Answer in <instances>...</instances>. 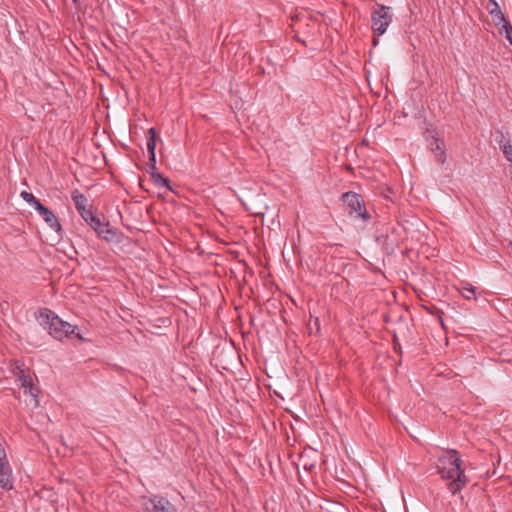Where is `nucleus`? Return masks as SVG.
<instances>
[{"label":"nucleus","instance_id":"393cba45","mask_svg":"<svg viewBox=\"0 0 512 512\" xmlns=\"http://www.w3.org/2000/svg\"><path fill=\"white\" fill-rule=\"evenodd\" d=\"M297 40H298V41H301L303 44H306V43H305V40H301V39H299L298 37H297Z\"/></svg>","mask_w":512,"mask_h":512},{"label":"nucleus","instance_id":"a211bd4d","mask_svg":"<svg viewBox=\"0 0 512 512\" xmlns=\"http://www.w3.org/2000/svg\"><path fill=\"white\" fill-rule=\"evenodd\" d=\"M26 395L31 396V398H32V400L34 402V406L37 407L39 405V400H38L39 389H38L37 386H35L34 384L29 386L27 388V394Z\"/></svg>","mask_w":512,"mask_h":512},{"label":"nucleus","instance_id":"cd10ccee","mask_svg":"<svg viewBox=\"0 0 512 512\" xmlns=\"http://www.w3.org/2000/svg\"><path fill=\"white\" fill-rule=\"evenodd\" d=\"M510 164H511L510 166H511V176H512V162H510Z\"/></svg>","mask_w":512,"mask_h":512},{"label":"nucleus","instance_id":"423d86ee","mask_svg":"<svg viewBox=\"0 0 512 512\" xmlns=\"http://www.w3.org/2000/svg\"><path fill=\"white\" fill-rule=\"evenodd\" d=\"M71 198L75 204L78 213L86 223H88V221H91L92 223H94V225H99L98 217L93 214L91 209L92 206L89 204V200L84 194H82L79 190L76 189L72 191Z\"/></svg>","mask_w":512,"mask_h":512},{"label":"nucleus","instance_id":"f3484780","mask_svg":"<svg viewBox=\"0 0 512 512\" xmlns=\"http://www.w3.org/2000/svg\"><path fill=\"white\" fill-rule=\"evenodd\" d=\"M461 294L465 299H474L475 298V287H473L471 284H465L462 287Z\"/></svg>","mask_w":512,"mask_h":512},{"label":"nucleus","instance_id":"bb28decb","mask_svg":"<svg viewBox=\"0 0 512 512\" xmlns=\"http://www.w3.org/2000/svg\"><path fill=\"white\" fill-rule=\"evenodd\" d=\"M74 4H77L78 0H72Z\"/></svg>","mask_w":512,"mask_h":512},{"label":"nucleus","instance_id":"ddd939ff","mask_svg":"<svg viewBox=\"0 0 512 512\" xmlns=\"http://www.w3.org/2000/svg\"><path fill=\"white\" fill-rule=\"evenodd\" d=\"M148 135H149V138L147 140V150H148L149 155L152 156V158L154 159L155 149H156V137H157L155 128L148 129Z\"/></svg>","mask_w":512,"mask_h":512},{"label":"nucleus","instance_id":"b1692460","mask_svg":"<svg viewBox=\"0 0 512 512\" xmlns=\"http://www.w3.org/2000/svg\"><path fill=\"white\" fill-rule=\"evenodd\" d=\"M373 44H374V45H377V44H378V38H374V39H373Z\"/></svg>","mask_w":512,"mask_h":512},{"label":"nucleus","instance_id":"9d476101","mask_svg":"<svg viewBox=\"0 0 512 512\" xmlns=\"http://www.w3.org/2000/svg\"><path fill=\"white\" fill-rule=\"evenodd\" d=\"M429 147L434 152L437 161L441 164H444L446 161L444 142L439 138L435 137L434 135H432L431 141H429Z\"/></svg>","mask_w":512,"mask_h":512},{"label":"nucleus","instance_id":"f03ea898","mask_svg":"<svg viewBox=\"0 0 512 512\" xmlns=\"http://www.w3.org/2000/svg\"><path fill=\"white\" fill-rule=\"evenodd\" d=\"M35 317L39 321V324L47 330L53 338L59 341H62L75 333V326L63 321L48 308L39 309L35 313Z\"/></svg>","mask_w":512,"mask_h":512},{"label":"nucleus","instance_id":"f257e3e1","mask_svg":"<svg viewBox=\"0 0 512 512\" xmlns=\"http://www.w3.org/2000/svg\"><path fill=\"white\" fill-rule=\"evenodd\" d=\"M437 472L447 481V488L453 494L459 493L468 483L463 461L456 449H444L437 459Z\"/></svg>","mask_w":512,"mask_h":512},{"label":"nucleus","instance_id":"4be33fe9","mask_svg":"<svg viewBox=\"0 0 512 512\" xmlns=\"http://www.w3.org/2000/svg\"><path fill=\"white\" fill-rule=\"evenodd\" d=\"M24 365L19 361L15 362V367L13 368V374L18 379L21 374H25Z\"/></svg>","mask_w":512,"mask_h":512},{"label":"nucleus","instance_id":"20e7f679","mask_svg":"<svg viewBox=\"0 0 512 512\" xmlns=\"http://www.w3.org/2000/svg\"><path fill=\"white\" fill-rule=\"evenodd\" d=\"M342 200L347 205L350 216L361 218L364 222L370 220L371 216L366 210L364 200L360 194L349 191L342 194Z\"/></svg>","mask_w":512,"mask_h":512},{"label":"nucleus","instance_id":"f8f14e48","mask_svg":"<svg viewBox=\"0 0 512 512\" xmlns=\"http://www.w3.org/2000/svg\"><path fill=\"white\" fill-rule=\"evenodd\" d=\"M150 177H151V180L153 181V183L157 187H165V188L169 189L170 191H173L172 187L170 185L169 178L165 177L163 174L159 173L158 171L152 172Z\"/></svg>","mask_w":512,"mask_h":512},{"label":"nucleus","instance_id":"5701e85b","mask_svg":"<svg viewBox=\"0 0 512 512\" xmlns=\"http://www.w3.org/2000/svg\"><path fill=\"white\" fill-rule=\"evenodd\" d=\"M5 461H8L6 452L2 444L0 443V464H4Z\"/></svg>","mask_w":512,"mask_h":512},{"label":"nucleus","instance_id":"7ed1b4c3","mask_svg":"<svg viewBox=\"0 0 512 512\" xmlns=\"http://www.w3.org/2000/svg\"><path fill=\"white\" fill-rule=\"evenodd\" d=\"M391 8L383 4H375L371 13L372 30L374 34L383 35L392 22Z\"/></svg>","mask_w":512,"mask_h":512},{"label":"nucleus","instance_id":"39448f33","mask_svg":"<svg viewBox=\"0 0 512 512\" xmlns=\"http://www.w3.org/2000/svg\"><path fill=\"white\" fill-rule=\"evenodd\" d=\"M140 504L144 512H177L167 498L157 494L141 496Z\"/></svg>","mask_w":512,"mask_h":512},{"label":"nucleus","instance_id":"aec40b11","mask_svg":"<svg viewBox=\"0 0 512 512\" xmlns=\"http://www.w3.org/2000/svg\"><path fill=\"white\" fill-rule=\"evenodd\" d=\"M502 153L504 154L506 160L508 162H512V144L506 143V145H501Z\"/></svg>","mask_w":512,"mask_h":512},{"label":"nucleus","instance_id":"6ab92c4d","mask_svg":"<svg viewBox=\"0 0 512 512\" xmlns=\"http://www.w3.org/2000/svg\"><path fill=\"white\" fill-rule=\"evenodd\" d=\"M495 140L498 143L500 149H501V145H506V143H511L509 136L505 135L502 131L496 132Z\"/></svg>","mask_w":512,"mask_h":512},{"label":"nucleus","instance_id":"0eeeda50","mask_svg":"<svg viewBox=\"0 0 512 512\" xmlns=\"http://www.w3.org/2000/svg\"><path fill=\"white\" fill-rule=\"evenodd\" d=\"M87 224L97 233L99 238L106 242L120 243L122 241L123 234L117 228L112 227L109 222H102L99 217V225H94L91 221H88Z\"/></svg>","mask_w":512,"mask_h":512},{"label":"nucleus","instance_id":"412c9836","mask_svg":"<svg viewBox=\"0 0 512 512\" xmlns=\"http://www.w3.org/2000/svg\"><path fill=\"white\" fill-rule=\"evenodd\" d=\"M147 172L151 175L152 172H157V167H156V155H154V159L152 158V156L149 155V162L147 163Z\"/></svg>","mask_w":512,"mask_h":512},{"label":"nucleus","instance_id":"9b49d317","mask_svg":"<svg viewBox=\"0 0 512 512\" xmlns=\"http://www.w3.org/2000/svg\"><path fill=\"white\" fill-rule=\"evenodd\" d=\"M487 9L496 26H500L501 23L506 20V17L502 13L501 8L499 4L496 2V0H489Z\"/></svg>","mask_w":512,"mask_h":512},{"label":"nucleus","instance_id":"dca6fc26","mask_svg":"<svg viewBox=\"0 0 512 512\" xmlns=\"http://www.w3.org/2000/svg\"><path fill=\"white\" fill-rule=\"evenodd\" d=\"M20 383V387L23 389L24 394H27V388L33 384L30 375L21 374L17 379Z\"/></svg>","mask_w":512,"mask_h":512},{"label":"nucleus","instance_id":"1a4fd4ad","mask_svg":"<svg viewBox=\"0 0 512 512\" xmlns=\"http://www.w3.org/2000/svg\"><path fill=\"white\" fill-rule=\"evenodd\" d=\"M0 487L6 491L13 489V475L9 461L0 464Z\"/></svg>","mask_w":512,"mask_h":512},{"label":"nucleus","instance_id":"6e6552de","mask_svg":"<svg viewBox=\"0 0 512 512\" xmlns=\"http://www.w3.org/2000/svg\"><path fill=\"white\" fill-rule=\"evenodd\" d=\"M38 207L39 208L36 211L39 213L42 219L52 230L60 234L62 232V226L53 211L43 204H39Z\"/></svg>","mask_w":512,"mask_h":512},{"label":"nucleus","instance_id":"4468645a","mask_svg":"<svg viewBox=\"0 0 512 512\" xmlns=\"http://www.w3.org/2000/svg\"><path fill=\"white\" fill-rule=\"evenodd\" d=\"M21 198L28 203L29 205L33 206L35 210H37L39 207V204H42L32 193L27 191H22L20 193Z\"/></svg>","mask_w":512,"mask_h":512},{"label":"nucleus","instance_id":"a878e982","mask_svg":"<svg viewBox=\"0 0 512 512\" xmlns=\"http://www.w3.org/2000/svg\"><path fill=\"white\" fill-rule=\"evenodd\" d=\"M77 337H78V339H80V340H82V339H83L79 334H77Z\"/></svg>","mask_w":512,"mask_h":512},{"label":"nucleus","instance_id":"2eb2a0df","mask_svg":"<svg viewBox=\"0 0 512 512\" xmlns=\"http://www.w3.org/2000/svg\"><path fill=\"white\" fill-rule=\"evenodd\" d=\"M499 31L500 33L505 32L506 39L512 45V25L507 19L501 23V28L499 29Z\"/></svg>","mask_w":512,"mask_h":512}]
</instances>
